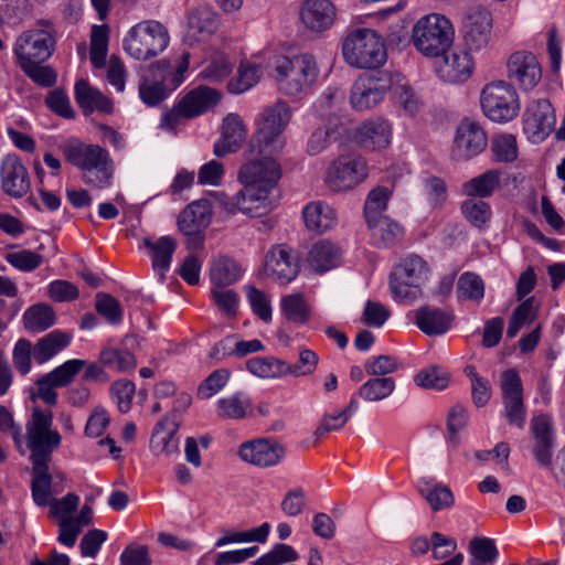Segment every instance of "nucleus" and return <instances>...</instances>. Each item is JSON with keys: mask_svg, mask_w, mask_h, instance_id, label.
<instances>
[{"mask_svg": "<svg viewBox=\"0 0 565 565\" xmlns=\"http://www.w3.org/2000/svg\"><path fill=\"white\" fill-rule=\"evenodd\" d=\"M459 299L480 301L484 297V282L473 273H463L457 284Z\"/></svg>", "mask_w": 565, "mask_h": 565, "instance_id": "obj_58", "label": "nucleus"}, {"mask_svg": "<svg viewBox=\"0 0 565 565\" xmlns=\"http://www.w3.org/2000/svg\"><path fill=\"white\" fill-rule=\"evenodd\" d=\"M275 73L279 89L288 96H298L306 94L317 82L319 67L315 55L299 53L278 58Z\"/></svg>", "mask_w": 565, "mask_h": 565, "instance_id": "obj_3", "label": "nucleus"}, {"mask_svg": "<svg viewBox=\"0 0 565 565\" xmlns=\"http://www.w3.org/2000/svg\"><path fill=\"white\" fill-rule=\"evenodd\" d=\"M391 191L385 186H377L371 190L364 204L365 221L374 222L375 218L384 216L383 212L387 207Z\"/></svg>", "mask_w": 565, "mask_h": 565, "instance_id": "obj_57", "label": "nucleus"}, {"mask_svg": "<svg viewBox=\"0 0 565 565\" xmlns=\"http://www.w3.org/2000/svg\"><path fill=\"white\" fill-rule=\"evenodd\" d=\"M221 93L207 86H198L186 93L179 102L185 118H195L218 104Z\"/></svg>", "mask_w": 565, "mask_h": 565, "instance_id": "obj_28", "label": "nucleus"}, {"mask_svg": "<svg viewBox=\"0 0 565 565\" xmlns=\"http://www.w3.org/2000/svg\"><path fill=\"white\" fill-rule=\"evenodd\" d=\"M62 152L67 162L83 171L84 183L95 189L111 185L114 162L106 149L71 139L62 146Z\"/></svg>", "mask_w": 565, "mask_h": 565, "instance_id": "obj_2", "label": "nucleus"}, {"mask_svg": "<svg viewBox=\"0 0 565 565\" xmlns=\"http://www.w3.org/2000/svg\"><path fill=\"white\" fill-rule=\"evenodd\" d=\"M218 416L225 419H242L252 411V401L245 393H236L217 401Z\"/></svg>", "mask_w": 565, "mask_h": 565, "instance_id": "obj_42", "label": "nucleus"}, {"mask_svg": "<svg viewBox=\"0 0 565 565\" xmlns=\"http://www.w3.org/2000/svg\"><path fill=\"white\" fill-rule=\"evenodd\" d=\"M217 26L218 21L214 12L198 9L189 15L184 41L190 45L205 42L215 33Z\"/></svg>", "mask_w": 565, "mask_h": 565, "instance_id": "obj_29", "label": "nucleus"}, {"mask_svg": "<svg viewBox=\"0 0 565 565\" xmlns=\"http://www.w3.org/2000/svg\"><path fill=\"white\" fill-rule=\"evenodd\" d=\"M366 161L356 154L340 156L326 173V184L334 192L352 190L367 178Z\"/></svg>", "mask_w": 565, "mask_h": 565, "instance_id": "obj_11", "label": "nucleus"}, {"mask_svg": "<svg viewBox=\"0 0 565 565\" xmlns=\"http://www.w3.org/2000/svg\"><path fill=\"white\" fill-rule=\"evenodd\" d=\"M536 317V308L534 306V298L530 297L525 299L520 306H518L509 320L507 329V337L514 338L521 328L525 324L531 323Z\"/></svg>", "mask_w": 565, "mask_h": 565, "instance_id": "obj_53", "label": "nucleus"}, {"mask_svg": "<svg viewBox=\"0 0 565 565\" xmlns=\"http://www.w3.org/2000/svg\"><path fill=\"white\" fill-rule=\"evenodd\" d=\"M280 309L284 317L294 323L303 324L311 317V310L301 294L284 296L280 301Z\"/></svg>", "mask_w": 565, "mask_h": 565, "instance_id": "obj_46", "label": "nucleus"}, {"mask_svg": "<svg viewBox=\"0 0 565 565\" xmlns=\"http://www.w3.org/2000/svg\"><path fill=\"white\" fill-rule=\"evenodd\" d=\"M340 255V249L333 243L319 241L309 249L307 263L313 271L322 274L339 265Z\"/></svg>", "mask_w": 565, "mask_h": 565, "instance_id": "obj_39", "label": "nucleus"}, {"mask_svg": "<svg viewBox=\"0 0 565 565\" xmlns=\"http://www.w3.org/2000/svg\"><path fill=\"white\" fill-rule=\"evenodd\" d=\"M345 62L356 68H377L387 58L383 38L373 29L356 28L350 31L342 43Z\"/></svg>", "mask_w": 565, "mask_h": 565, "instance_id": "obj_5", "label": "nucleus"}, {"mask_svg": "<svg viewBox=\"0 0 565 565\" xmlns=\"http://www.w3.org/2000/svg\"><path fill=\"white\" fill-rule=\"evenodd\" d=\"M75 100L85 114H90L94 110L105 114L113 111L111 100L85 79H79L75 84Z\"/></svg>", "mask_w": 565, "mask_h": 565, "instance_id": "obj_35", "label": "nucleus"}, {"mask_svg": "<svg viewBox=\"0 0 565 565\" xmlns=\"http://www.w3.org/2000/svg\"><path fill=\"white\" fill-rule=\"evenodd\" d=\"M301 21L312 31H322L331 26L335 9L329 0H307L300 11Z\"/></svg>", "mask_w": 565, "mask_h": 565, "instance_id": "obj_31", "label": "nucleus"}, {"mask_svg": "<svg viewBox=\"0 0 565 565\" xmlns=\"http://www.w3.org/2000/svg\"><path fill=\"white\" fill-rule=\"evenodd\" d=\"M385 79L375 76H360L351 89L350 102L354 109L366 110L380 104L385 95Z\"/></svg>", "mask_w": 565, "mask_h": 565, "instance_id": "obj_22", "label": "nucleus"}, {"mask_svg": "<svg viewBox=\"0 0 565 565\" xmlns=\"http://www.w3.org/2000/svg\"><path fill=\"white\" fill-rule=\"evenodd\" d=\"M109 26L107 24L94 25L90 34V62L99 68L105 65L108 51Z\"/></svg>", "mask_w": 565, "mask_h": 565, "instance_id": "obj_49", "label": "nucleus"}, {"mask_svg": "<svg viewBox=\"0 0 565 565\" xmlns=\"http://www.w3.org/2000/svg\"><path fill=\"white\" fill-rule=\"evenodd\" d=\"M258 159L243 164L238 171V180L245 194L259 212L266 215L277 204L274 194L281 178V167L277 161L279 154H258Z\"/></svg>", "mask_w": 565, "mask_h": 565, "instance_id": "obj_1", "label": "nucleus"}, {"mask_svg": "<svg viewBox=\"0 0 565 565\" xmlns=\"http://www.w3.org/2000/svg\"><path fill=\"white\" fill-rule=\"evenodd\" d=\"M53 31L46 29H31L23 32L15 41L14 54L18 64L26 62H45L55 50Z\"/></svg>", "mask_w": 565, "mask_h": 565, "instance_id": "obj_13", "label": "nucleus"}, {"mask_svg": "<svg viewBox=\"0 0 565 565\" xmlns=\"http://www.w3.org/2000/svg\"><path fill=\"white\" fill-rule=\"evenodd\" d=\"M4 258L11 266L21 271H32L43 263V256L30 249L8 253Z\"/></svg>", "mask_w": 565, "mask_h": 565, "instance_id": "obj_62", "label": "nucleus"}, {"mask_svg": "<svg viewBox=\"0 0 565 565\" xmlns=\"http://www.w3.org/2000/svg\"><path fill=\"white\" fill-rule=\"evenodd\" d=\"M392 128L385 119H374L364 122L356 132L358 142L364 148L380 150L391 142Z\"/></svg>", "mask_w": 565, "mask_h": 565, "instance_id": "obj_32", "label": "nucleus"}, {"mask_svg": "<svg viewBox=\"0 0 565 565\" xmlns=\"http://www.w3.org/2000/svg\"><path fill=\"white\" fill-rule=\"evenodd\" d=\"M531 431L533 435L532 454L542 468L553 469L552 459L555 448V437L553 434L550 417L540 415L531 420Z\"/></svg>", "mask_w": 565, "mask_h": 565, "instance_id": "obj_21", "label": "nucleus"}, {"mask_svg": "<svg viewBox=\"0 0 565 565\" xmlns=\"http://www.w3.org/2000/svg\"><path fill=\"white\" fill-rule=\"evenodd\" d=\"M260 71L257 66L249 63H241L237 74L228 84V92L232 94H243L252 88L259 79Z\"/></svg>", "mask_w": 565, "mask_h": 565, "instance_id": "obj_54", "label": "nucleus"}, {"mask_svg": "<svg viewBox=\"0 0 565 565\" xmlns=\"http://www.w3.org/2000/svg\"><path fill=\"white\" fill-rule=\"evenodd\" d=\"M390 89L394 105L406 115L414 116L422 107L420 97L399 74L390 78Z\"/></svg>", "mask_w": 565, "mask_h": 565, "instance_id": "obj_34", "label": "nucleus"}, {"mask_svg": "<svg viewBox=\"0 0 565 565\" xmlns=\"http://www.w3.org/2000/svg\"><path fill=\"white\" fill-rule=\"evenodd\" d=\"M79 504V497L74 492H68L62 499H52L50 505V516L57 519L58 522L71 520L72 514Z\"/></svg>", "mask_w": 565, "mask_h": 565, "instance_id": "obj_64", "label": "nucleus"}, {"mask_svg": "<svg viewBox=\"0 0 565 565\" xmlns=\"http://www.w3.org/2000/svg\"><path fill=\"white\" fill-rule=\"evenodd\" d=\"M230 372L226 369L213 371L198 387V397L207 399L218 393L228 382Z\"/></svg>", "mask_w": 565, "mask_h": 565, "instance_id": "obj_63", "label": "nucleus"}, {"mask_svg": "<svg viewBox=\"0 0 565 565\" xmlns=\"http://www.w3.org/2000/svg\"><path fill=\"white\" fill-rule=\"evenodd\" d=\"M395 390L392 377H372L359 388V396L367 402H380L388 397Z\"/></svg>", "mask_w": 565, "mask_h": 565, "instance_id": "obj_48", "label": "nucleus"}, {"mask_svg": "<svg viewBox=\"0 0 565 565\" xmlns=\"http://www.w3.org/2000/svg\"><path fill=\"white\" fill-rule=\"evenodd\" d=\"M265 274L280 284H288L299 273L298 258L287 245L271 247L265 257Z\"/></svg>", "mask_w": 565, "mask_h": 565, "instance_id": "obj_17", "label": "nucleus"}, {"mask_svg": "<svg viewBox=\"0 0 565 565\" xmlns=\"http://www.w3.org/2000/svg\"><path fill=\"white\" fill-rule=\"evenodd\" d=\"M212 220V204L201 199L190 203L179 215L178 226L184 235H195L205 230Z\"/></svg>", "mask_w": 565, "mask_h": 565, "instance_id": "obj_24", "label": "nucleus"}, {"mask_svg": "<svg viewBox=\"0 0 565 565\" xmlns=\"http://www.w3.org/2000/svg\"><path fill=\"white\" fill-rule=\"evenodd\" d=\"M452 315L439 308L425 306L416 310V324L427 335H439L448 331Z\"/></svg>", "mask_w": 565, "mask_h": 565, "instance_id": "obj_36", "label": "nucleus"}, {"mask_svg": "<svg viewBox=\"0 0 565 565\" xmlns=\"http://www.w3.org/2000/svg\"><path fill=\"white\" fill-rule=\"evenodd\" d=\"M366 223L375 244L380 246H393L404 235L403 227L387 216H381L375 218L374 222L367 221Z\"/></svg>", "mask_w": 565, "mask_h": 565, "instance_id": "obj_40", "label": "nucleus"}, {"mask_svg": "<svg viewBox=\"0 0 565 565\" xmlns=\"http://www.w3.org/2000/svg\"><path fill=\"white\" fill-rule=\"evenodd\" d=\"M216 200L218 204L230 214L237 212L247 215L249 217H260L263 214L256 207V205L249 201V198L245 194V190H239L236 194L230 196L225 193H217Z\"/></svg>", "mask_w": 565, "mask_h": 565, "instance_id": "obj_45", "label": "nucleus"}, {"mask_svg": "<svg viewBox=\"0 0 565 565\" xmlns=\"http://www.w3.org/2000/svg\"><path fill=\"white\" fill-rule=\"evenodd\" d=\"M270 531L268 523H263L258 527L250 529L248 531L232 532L217 539L215 542L216 547H222L231 543H245V542H258L265 543Z\"/></svg>", "mask_w": 565, "mask_h": 565, "instance_id": "obj_56", "label": "nucleus"}, {"mask_svg": "<svg viewBox=\"0 0 565 565\" xmlns=\"http://www.w3.org/2000/svg\"><path fill=\"white\" fill-rule=\"evenodd\" d=\"M95 308L111 324H118L122 320V308L119 301L108 294L96 295Z\"/></svg>", "mask_w": 565, "mask_h": 565, "instance_id": "obj_61", "label": "nucleus"}, {"mask_svg": "<svg viewBox=\"0 0 565 565\" xmlns=\"http://www.w3.org/2000/svg\"><path fill=\"white\" fill-rule=\"evenodd\" d=\"M443 56L444 61L438 66L437 72L445 82L462 83L471 76L475 63L468 51H452L449 55L445 54Z\"/></svg>", "mask_w": 565, "mask_h": 565, "instance_id": "obj_25", "label": "nucleus"}, {"mask_svg": "<svg viewBox=\"0 0 565 565\" xmlns=\"http://www.w3.org/2000/svg\"><path fill=\"white\" fill-rule=\"evenodd\" d=\"M85 364L84 360H68L53 371L42 375L36 380L35 388L30 390V398L32 401L39 398L46 405L54 406L57 403L55 388L68 385Z\"/></svg>", "mask_w": 565, "mask_h": 565, "instance_id": "obj_12", "label": "nucleus"}, {"mask_svg": "<svg viewBox=\"0 0 565 565\" xmlns=\"http://www.w3.org/2000/svg\"><path fill=\"white\" fill-rule=\"evenodd\" d=\"M290 119L291 109L286 103L277 102L266 107L249 143L252 151L266 156L280 154L286 143L282 134Z\"/></svg>", "mask_w": 565, "mask_h": 565, "instance_id": "obj_4", "label": "nucleus"}, {"mask_svg": "<svg viewBox=\"0 0 565 565\" xmlns=\"http://www.w3.org/2000/svg\"><path fill=\"white\" fill-rule=\"evenodd\" d=\"M492 29L491 13L483 7L471 8L463 20V41L469 50H481L490 41Z\"/></svg>", "mask_w": 565, "mask_h": 565, "instance_id": "obj_18", "label": "nucleus"}, {"mask_svg": "<svg viewBox=\"0 0 565 565\" xmlns=\"http://www.w3.org/2000/svg\"><path fill=\"white\" fill-rule=\"evenodd\" d=\"M449 373L436 365L420 370L414 377L417 386L436 391L445 390L449 384Z\"/></svg>", "mask_w": 565, "mask_h": 565, "instance_id": "obj_51", "label": "nucleus"}, {"mask_svg": "<svg viewBox=\"0 0 565 565\" xmlns=\"http://www.w3.org/2000/svg\"><path fill=\"white\" fill-rule=\"evenodd\" d=\"M455 30L448 18L429 13L417 20L413 26L414 46L427 57L445 55L452 45Z\"/></svg>", "mask_w": 565, "mask_h": 565, "instance_id": "obj_6", "label": "nucleus"}, {"mask_svg": "<svg viewBox=\"0 0 565 565\" xmlns=\"http://www.w3.org/2000/svg\"><path fill=\"white\" fill-rule=\"evenodd\" d=\"M1 188L12 198H22L30 189L28 171L20 158L7 154L0 167Z\"/></svg>", "mask_w": 565, "mask_h": 565, "instance_id": "obj_23", "label": "nucleus"}, {"mask_svg": "<svg viewBox=\"0 0 565 565\" xmlns=\"http://www.w3.org/2000/svg\"><path fill=\"white\" fill-rule=\"evenodd\" d=\"M168 44V30L154 20L137 23L124 39L125 52L137 61H147L157 56L167 49Z\"/></svg>", "mask_w": 565, "mask_h": 565, "instance_id": "obj_9", "label": "nucleus"}, {"mask_svg": "<svg viewBox=\"0 0 565 565\" xmlns=\"http://www.w3.org/2000/svg\"><path fill=\"white\" fill-rule=\"evenodd\" d=\"M143 245L150 250L152 268L163 280L166 273L170 268L172 256L177 248V241L171 236H162L156 242L149 237L143 238Z\"/></svg>", "mask_w": 565, "mask_h": 565, "instance_id": "obj_37", "label": "nucleus"}, {"mask_svg": "<svg viewBox=\"0 0 565 565\" xmlns=\"http://www.w3.org/2000/svg\"><path fill=\"white\" fill-rule=\"evenodd\" d=\"M500 183V173L488 170L483 174L471 179L465 184V191L469 196H490Z\"/></svg>", "mask_w": 565, "mask_h": 565, "instance_id": "obj_50", "label": "nucleus"}, {"mask_svg": "<svg viewBox=\"0 0 565 565\" xmlns=\"http://www.w3.org/2000/svg\"><path fill=\"white\" fill-rule=\"evenodd\" d=\"M487 147V136L480 125L470 119H463L457 127L452 158L455 160H468Z\"/></svg>", "mask_w": 565, "mask_h": 565, "instance_id": "obj_15", "label": "nucleus"}, {"mask_svg": "<svg viewBox=\"0 0 565 565\" xmlns=\"http://www.w3.org/2000/svg\"><path fill=\"white\" fill-rule=\"evenodd\" d=\"M302 216L307 228L316 233L331 230L338 221L335 210L321 201L307 204L302 211Z\"/></svg>", "mask_w": 565, "mask_h": 565, "instance_id": "obj_33", "label": "nucleus"}, {"mask_svg": "<svg viewBox=\"0 0 565 565\" xmlns=\"http://www.w3.org/2000/svg\"><path fill=\"white\" fill-rule=\"evenodd\" d=\"M500 387L504 416L508 423L523 429L526 419V408L523 401L522 381L515 369H509L501 374Z\"/></svg>", "mask_w": 565, "mask_h": 565, "instance_id": "obj_14", "label": "nucleus"}, {"mask_svg": "<svg viewBox=\"0 0 565 565\" xmlns=\"http://www.w3.org/2000/svg\"><path fill=\"white\" fill-rule=\"evenodd\" d=\"M508 77L520 89H533L542 78V68L536 56L525 51L513 53L508 61Z\"/></svg>", "mask_w": 565, "mask_h": 565, "instance_id": "obj_16", "label": "nucleus"}, {"mask_svg": "<svg viewBox=\"0 0 565 565\" xmlns=\"http://www.w3.org/2000/svg\"><path fill=\"white\" fill-rule=\"evenodd\" d=\"M170 70L171 65L166 60L152 64L149 67V72L152 73L156 78L150 79L148 76H145L139 85V95L145 104L156 106L167 97L168 92L163 82Z\"/></svg>", "mask_w": 565, "mask_h": 565, "instance_id": "obj_26", "label": "nucleus"}, {"mask_svg": "<svg viewBox=\"0 0 565 565\" xmlns=\"http://www.w3.org/2000/svg\"><path fill=\"white\" fill-rule=\"evenodd\" d=\"M52 426V411L34 406L25 425L26 446L31 451V462L51 461L53 451L61 446L62 437Z\"/></svg>", "mask_w": 565, "mask_h": 565, "instance_id": "obj_7", "label": "nucleus"}, {"mask_svg": "<svg viewBox=\"0 0 565 565\" xmlns=\"http://www.w3.org/2000/svg\"><path fill=\"white\" fill-rule=\"evenodd\" d=\"M242 460L267 468L278 465L286 455L285 447L269 439H256L242 444L238 449Z\"/></svg>", "mask_w": 565, "mask_h": 565, "instance_id": "obj_20", "label": "nucleus"}, {"mask_svg": "<svg viewBox=\"0 0 565 565\" xmlns=\"http://www.w3.org/2000/svg\"><path fill=\"white\" fill-rule=\"evenodd\" d=\"M45 62H26L21 63L19 66L24 74L36 85L41 87H52L57 81V74L55 70L44 64Z\"/></svg>", "mask_w": 565, "mask_h": 565, "instance_id": "obj_52", "label": "nucleus"}, {"mask_svg": "<svg viewBox=\"0 0 565 565\" xmlns=\"http://www.w3.org/2000/svg\"><path fill=\"white\" fill-rule=\"evenodd\" d=\"M70 341L71 337L67 333L54 330L41 338L33 347V359L39 364H43L66 348Z\"/></svg>", "mask_w": 565, "mask_h": 565, "instance_id": "obj_41", "label": "nucleus"}, {"mask_svg": "<svg viewBox=\"0 0 565 565\" xmlns=\"http://www.w3.org/2000/svg\"><path fill=\"white\" fill-rule=\"evenodd\" d=\"M428 264L418 255L403 258L390 275V290L395 301L411 303L422 295L429 277Z\"/></svg>", "mask_w": 565, "mask_h": 565, "instance_id": "obj_8", "label": "nucleus"}, {"mask_svg": "<svg viewBox=\"0 0 565 565\" xmlns=\"http://www.w3.org/2000/svg\"><path fill=\"white\" fill-rule=\"evenodd\" d=\"M298 557L299 555L292 546L278 543L268 553L253 562L252 565H282L295 562Z\"/></svg>", "mask_w": 565, "mask_h": 565, "instance_id": "obj_60", "label": "nucleus"}, {"mask_svg": "<svg viewBox=\"0 0 565 565\" xmlns=\"http://www.w3.org/2000/svg\"><path fill=\"white\" fill-rule=\"evenodd\" d=\"M246 139V128L237 114H228L223 119L222 138L214 145V154L224 157L241 148Z\"/></svg>", "mask_w": 565, "mask_h": 565, "instance_id": "obj_27", "label": "nucleus"}, {"mask_svg": "<svg viewBox=\"0 0 565 565\" xmlns=\"http://www.w3.org/2000/svg\"><path fill=\"white\" fill-rule=\"evenodd\" d=\"M461 212L467 221L478 228H483L491 217L490 205L476 198L463 201Z\"/></svg>", "mask_w": 565, "mask_h": 565, "instance_id": "obj_55", "label": "nucleus"}, {"mask_svg": "<svg viewBox=\"0 0 565 565\" xmlns=\"http://www.w3.org/2000/svg\"><path fill=\"white\" fill-rule=\"evenodd\" d=\"M50 461L32 462V498L36 505H47L55 491L53 489V475L49 469Z\"/></svg>", "mask_w": 565, "mask_h": 565, "instance_id": "obj_38", "label": "nucleus"}, {"mask_svg": "<svg viewBox=\"0 0 565 565\" xmlns=\"http://www.w3.org/2000/svg\"><path fill=\"white\" fill-rule=\"evenodd\" d=\"M247 370L262 379H278L287 375L288 363L275 356L252 358L246 362Z\"/></svg>", "mask_w": 565, "mask_h": 565, "instance_id": "obj_43", "label": "nucleus"}, {"mask_svg": "<svg viewBox=\"0 0 565 565\" xmlns=\"http://www.w3.org/2000/svg\"><path fill=\"white\" fill-rule=\"evenodd\" d=\"M211 280L215 287L236 282L242 276L241 266L232 258L220 256L211 264Z\"/></svg>", "mask_w": 565, "mask_h": 565, "instance_id": "obj_44", "label": "nucleus"}, {"mask_svg": "<svg viewBox=\"0 0 565 565\" xmlns=\"http://www.w3.org/2000/svg\"><path fill=\"white\" fill-rule=\"evenodd\" d=\"M491 150L498 162L514 161L518 157L516 139L510 134L497 135L492 139Z\"/></svg>", "mask_w": 565, "mask_h": 565, "instance_id": "obj_59", "label": "nucleus"}, {"mask_svg": "<svg viewBox=\"0 0 565 565\" xmlns=\"http://www.w3.org/2000/svg\"><path fill=\"white\" fill-rule=\"evenodd\" d=\"M483 114L494 122H508L520 110V100L514 86L505 81H493L484 85L480 95Z\"/></svg>", "mask_w": 565, "mask_h": 565, "instance_id": "obj_10", "label": "nucleus"}, {"mask_svg": "<svg viewBox=\"0 0 565 565\" xmlns=\"http://www.w3.org/2000/svg\"><path fill=\"white\" fill-rule=\"evenodd\" d=\"M23 323L28 331L42 332L55 323V313L50 306L38 303L24 312Z\"/></svg>", "mask_w": 565, "mask_h": 565, "instance_id": "obj_47", "label": "nucleus"}, {"mask_svg": "<svg viewBox=\"0 0 565 565\" xmlns=\"http://www.w3.org/2000/svg\"><path fill=\"white\" fill-rule=\"evenodd\" d=\"M180 426L181 422L177 420L175 417L170 420L168 416H164L161 420H159L154 426L150 439L151 450L156 455L169 456L177 454L179 450V439L177 438V433Z\"/></svg>", "mask_w": 565, "mask_h": 565, "instance_id": "obj_30", "label": "nucleus"}, {"mask_svg": "<svg viewBox=\"0 0 565 565\" xmlns=\"http://www.w3.org/2000/svg\"><path fill=\"white\" fill-rule=\"evenodd\" d=\"M555 114L547 99L532 102L524 113V131L534 141L544 140L554 129Z\"/></svg>", "mask_w": 565, "mask_h": 565, "instance_id": "obj_19", "label": "nucleus"}]
</instances>
